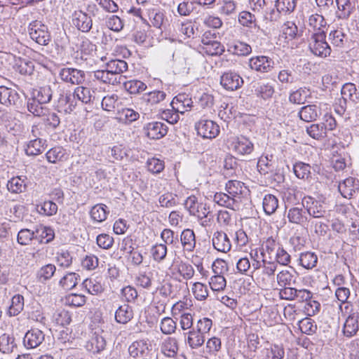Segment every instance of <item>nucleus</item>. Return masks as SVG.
I'll return each mask as SVG.
<instances>
[{"label": "nucleus", "instance_id": "obj_1", "mask_svg": "<svg viewBox=\"0 0 359 359\" xmlns=\"http://www.w3.org/2000/svg\"><path fill=\"white\" fill-rule=\"evenodd\" d=\"M76 98L84 104L90 102L92 98V93L90 88L84 86H78L75 88L72 95H66L64 97L60 99V107L64 104V111L66 114L71 113L76 105L74 99Z\"/></svg>", "mask_w": 359, "mask_h": 359}, {"label": "nucleus", "instance_id": "obj_2", "mask_svg": "<svg viewBox=\"0 0 359 359\" xmlns=\"http://www.w3.org/2000/svg\"><path fill=\"white\" fill-rule=\"evenodd\" d=\"M29 37L41 46H46L51 39L48 27L40 20L32 21L27 27Z\"/></svg>", "mask_w": 359, "mask_h": 359}, {"label": "nucleus", "instance_id": "obj_3", "mask_svg": "<svg viewBox=\"0 0 359 359\" xmlns=\"http://www.w3.org/2000/svg\"><path fill=\"white\" fill-rule=\"evenodd\" d=\"M326 34L311 35L309 48L316 55L325 57L330 55L331 48L325 40Z\"/></svg>", "mask_w": 359, "mask_h": 359}, {"label": "nucleus", "instance_id": "obj_4", "mask_svg": "<svg viewBox=\"0 0 359 359\" xmlns=\"http://www.w3.org/2000/svg\"><path fill=\"white\" fill-rule=\"evenodd\" d=\"M197 135L204 139H213L219 134V126L213 121L200 120L195 123Z\"/></svg>", "mask_w": 359, "mask_h": 359}, {"label": "nucleus", "instance_id": "obj_5", "mask_svg": "<svg viewBox=\"0 0 359 359\" xmlns=\"http://www.w3.org/2000/svg\"><path fill=\"white\" fill-rule=\"evenodd\" d=\"M302 201L303 206H305L309 216L313 218H322L325 215L327 210L323 202L311 196H304Z\"/></svg>", "mask_w": 359, "mask_h": 359}, {"label": "nucleus", "instance_id": "obj_6", "mask_svg": "<svg viewBox=\"0 0 359 359\" xmlns=\"http://www.w3.org/2000/svg\"><path fill=\"white\" fill-rule=\"evenodd\" d=\"M0 103L6 107L15 106L18 107L22 104V99L16 90L0 86Z\"/></svg>", "mask_w": 359, "mask_h": 359}, {"label": "nucleus", "instance_id": "obj_7", "mask_svg": "<svg viewBox=\"0 0 359 359\" xmlns=\"http://www.w3.org/2000/svg\"><path fill=\"white\" fill-rule=\"evenodd\" d=\"M72 23L79 31L87 33L93 26V20L86 13L76 10L72 14Z\"/></svg>", "mask_w": 359, "mask_h": 359}, {"label": "nucleus", "instance_id": "obj_8", "mask_svg": "<svg viewBox=\"0 0 359 359\" xmlns=\"http://www.w3.org/2000/svg\"><path fill=\"white\" fill-rule=\"evenodd\" d=\"M230 147L234 153L240 156L249 155L254 150L253 143L245 136L233 137Z\"/></svg>", "mask_w": 359, "mask_h": 359}, {"label": "nucleus", "instance_id": "obj_9", "mask_svg": "<svg viewBox=\"0 0 359 359\" xmlns=\"http://www.w3.org/2000/svg\"><path fill=\"white\" fill-rule=\"evenodd\" d=\"M59 76L62 81L73 85L82 83L86 79L85 72L75 68H62L60 70Z\"/></svg>", "mask_w": 359, "mask_h": 359}, {"label": "nucleus", "instance_id": "obj_10", "mask_svg": "<svg viewBox=\"0 0 359 359\" xmlns=\"http://www.w3.org/2000/svg\"><path fill=\"white\" fill-rule=\"evenodd\" d=\"M287 217L290 223L304 225L309 222V216L303 201L297 206L291 207L287 210Z\"/></svg>", "mask_w": 359, "mask_h": 359}, {"label": "nucleus", "instance_id": "obj_11", "mask_svg": "<svg viewBox=\"0 0 359 359\" xmlns=\"http://www.w3.org/2000/svg\"><path fill=\"white\" fill-rule=\"evenodd\" d=\"M273 60L265 55L252 57L249 60L250 69L258 72L268 73L273 69Z\"/></svg>", "mask_w": 359, "mask_h": 359}, {"label": "nucleus", "instance_id": "obj_12", "mask_svg": "<svg viewBox=\"0 0 359 359\" xmlns=\"http://www.w3.org/2000/svg\"><path fill=\"white\" fill-rule=\"evenodd\" d=\"M327 23L325 18L320 14H312L308 19V30L311 35L326 34Z\"/></svg>", "mask_w": 359, "mask_h": 359}, {"label": "nucleus", "instance_id": "obj_13", "mask_svg": "<svg viewBox=\"0 0 359 359\" xmlns=\"http://www.w3.org/2000/svg\"><path fill=\"white\" fill-rule=\"evenodd\" d=\"M0 122L8 132L15 134L20 129L19 121L15 118V114L5 109H0Z\"/></svg>", "mask_w": 359, "mask_h": 359}, {"label": "nucleus", "instance_id": "obj_14", "mask_svg": "<svg viewBox=\"0 0 359 359\" xmlns=\"http://www.w3.org/2000/svg\"><path fill=\"white\" fill-rule=\"evenodd\" d=\"M220 83L226 90H235L241 87L243 80L238 74L228 72L221 76Z\"/></svg>", "mask_w": 359, "mask_h": 359}, {"label": "nucleus", "instance_id": "obj_15", "mask_svg": "<svg viewBox=\"0 0 359 359\" xmlns=\"http://www.w3.org/2000/svg\"><path fill=\"white\" fill-rule=\"evenodd\" d=\"M144 130L150 139L159 140L167 134L168 127L163 123L154 121L149 123L144 127Z\"/></svg>", "mask_w": 359, "mask_h": 359}, {"label": "nucleus", "instance_id": "obj_16", "mask_svg": "<svg viewBox=\"0 0 359 359\" xmlns=\"http://www.w3.org/2000/svg\"><path fill=\"white\" fill-rule=\"evenodd\" d=\"M45 335L39 329H32L27 332L24 337V344L27 348L38 347L44 341Z\"/></svg>", "mask_w": 359, "mask_h": 359}, {"label": "nucleus", "instance_id": "obj_17", "mask_svg": "<svg viewBox=\"0 0 359 359\" xmlns=\"http://www.w3.org/2000/svg\"><path fill=\"white\" fill-rule=\"evenodd\" d=\"M338 189L343 197L351 198L359 191L358 181L353 177H348L339 184Z\"/></svg>", "mask_w": 359, "mask_h": 359}, {"label": "nucleus", "instance_id": "obj_18", "mask_svg": "<svg viewBox=\"0 0 359 359\" xmlns=\"http://www.w3.org/2000/svg\"><path fill=\"white\" fill-rule=\"evenodd\" d=\"M213 247L222 252H227L231 248V241L227 235L223 231H216L212 239Z\"/></svg>", "mask_w": 359, "mask_h": 359}, {"label": "nucleus", "instance_id": "obj_19", "mask_svg": "<svg viewBox=\"0 0 359 359\" xmlns=\"http://www.w3.org/2000/svg\"><path fill=\"white\" fill-rule=\"evenodd\" d=\"M359 313L353 312L346 318L343 327V333L347 337L355 335L359 329Z\"/></svg>", "mask_w": 359, "mask_h": 359}, {"label": "nucleus", "instance_id": "obj_20", "mask_svg": "<svg viewBox=\"0 0 359 359\" xmlns=\"http://www.w3.org/2000/svg\"><path fill=\"white\" fill-rule=\"evenodd\" d=\"M180 242L184 252H194L196 244L194 231L191 229H184L180 235Z\"/></svg>", "mask_w": 359, "mask_h": 359}, {"label": "nucleus", "instance_id": "obj_21", "mask_svg": "<svg viewBox=\"0 0 359 359\" xmlns=\"http://www.w3.org/2000/svg\"><path fill=\"white\" fill-rule=\"evenodd\" d=\"M321 114V109L316 104H309L301 108L298 115L305 122L316 121Z\"/></svg>", "mask_w": 359, "mask_h": 359}, {"label": "nucleus", "instance_id": "obj_22", "mask_svg": "<svg viewBox=\"0 0 359 359\" xmlns=\"http://www.w3.org/2000/svg\"><path fill=\"white\" fill-rule=\"evenodd\" d=\"M178 349V341L175 337H166L160 344L161 353L168 358H174L177 355Z\"/></svg>", "mask_w": 359, "mask_h": 359}, {"label": "nucleus", "instance_id": "obj_23", "mask_svg": "<svg viewBox=\"0 0 359 359\" xmlns=\"http://www.w3.org/2000/svg\"><path fill=\"white\" fill-rule=\"evenodd\" d=\"M192 104L191 98L187 94H179L175 96L171 102L172 108L181 114H184V111L190 110Z\"/></svg>", "mask_w": 359, "mask_h": 359}, {"label": "nucleus", "instance_id": "obj_24", "mask_svg": "<svg viewBox=\"0 0 359 359\" xmlns=\"http://www.w3.org/2000/svg\"><path fill=\"white\" fill-rule=\"evenodd\" d=\"M338 11L337 17L339 19H348L355 11V0H335Z\"/></svg>", "mask_w": 359, "mask_h": 359}, {"label": "nucleus", "instance_id": "obj_25", "mask_svg": "<svg viewBox=\"0 0 359 359\" xmlns=\"http://www.w3.org/2000/svg\"><path fill=\"white\" fill-rule=\"evenodd\" d=\"M102 333V332L100 334L97 332L93 333L90 339L87 341L86 345L88 351L93 353H98L105 348L106 341Z\"/></svg>", "mask_w": 359, "mask_h": 359}, {"label": "nucleus", "instance_id": "obj_26", "mask_svg": "<svg viewBox=\"0 0 359 359\" xmlns=\"http://www.w3.org/2000/svg\"><path fill=\"white\" fill-rule=\"evenodd\" d=\"M149 351V344L145 340L135 341L128 348V352L133 358H145Z\"/></svg>", "mask_w": 359, "mask_h": 359}, {"label": "nucleus", "instance_id": "obj_27", "mask_svg": "<svg viewBox=\"0 0 359 359\" xmlns=\"http://www.w3.org/2000/svg\"><path fill=\"white\" fill-rule=\"evenodd\" d=\"M197 217L201 220V224L203 226H206L209 222L213 219V215L210 210V207L206 203H199L198 206L191 214Z\"/></svg>", "mask_w": 359, "mask_h": 359}, {"label": "nucleus", "instance_id": "obj_28", "mask_svg": "<svg viewBox=\"0 0 359 359\" xmlns=\"http://www.w3.org/2000/svg\"><path fill=\"white\" fill-rule=\"evenodd\" d=\"M132 306L127 304L120 306L115 312V320L118 323L126 324L133 318Z\"/></svg>", "mask_w": 359, "mask_h": 359}, {"label": "nucleus", "instance_id": "obj_29", "mask_svg": "<svg viewBox=\"0 0 359 359\" xmlns=\"http://www.w3.org/2000/svg\"><path fill=\"white\" fill-rule=\"evenodd\" d=\"M175 29L177 33L182 36L184 39L194 36V25L189 20L180 21L175 23Z\"/></svg>", "mask_w": 359, "mask_h": 359}, {"label": "nucleus", "instance_id": "obj_30", "mask_svg": "<svg viewBox=\"0 0 359 359\" xmlns=\"http://www.w3.org/2000/svg\"><path fill=\"white\" fill-rule=\"evenodd\" d=\"M93 76L96 80L106 84L116 85L121 83L120 79L116 78L107 67L105 69L93 72Z\"/></svg>", "mask_w": 359, "mask_h": 359}, {"label": "nucleus", "instance_id": "obj_31", "mask_svg": "<svg viewBox=\"0 0 359 359\" xmlns=\"http://www.w3.org/2000/svg\"><path fill=\"white\" fill-rule=\"evenodd\" d=\"M329 40L333 46L342 48L348 43V36L342 29H337L330 32Z\"/></svg>", "mask_w": 359, "mask_h": 359}, {"label": "nucleus", "instance_id": "obj_32", "mask_svg": "<svg viewBox=\"0 0 359 359\" xmlns=\"http://www.w3.org/2000/svg\"><path fill=\"white\" fill-rule=\"evenodd\" d=\"M46 157L49 163H56L60 161H66L68 158V154L62 147H55L46 152Z\"/></svg>", "mask_w": 359, "mask_h": 359}, {"label": "nucleus", "instance_id": "obj_33", "mask_svg": "<svg viewBox=\"0 0 359 359\" xmlns=\"http://www.w3.org/2000/svg\"><path fill=\"white\" fill-rule=\"evenodd\" d=\"M109 213L108 207L103 203H98L92 207L90 215L94 222H102L107 218Z\"/></svg>", "mask_w": 359, "mask_h": 359}, {"label": "nucleus", "instance_id": "obj_34", "mask_svg": "<svg viewBox=\"0 0 359 359\" xmlns=\"http://www.w3.org/2000/svg\"><path fill=\"white\" fill-rule=\"evenodd\" d=\"M26 177L16 176L12 177L7 183L8 190L13 194H20L25 191Z\"/></svg>", "mask_w": 359, "mask_h": 359}, {"label": "nucleus", "instance_id": "obj_35", "mask_svg": "<svg viewBox=\"0 0 359 359\" xmlns=\"http://www.w3.org/2000/svg\"><path fill=\"white\" fill-rule=\"evenodd\" d=\"M299 263L306 269H312L317 265L318 256L316 253L310 251L302 252L299 255Z\"/></svg>", "mask_w": 359, "mask_h": 359}, {"label": "nucleus", "instance_id": "obj_36", "mask_svg": "<svg viewBox=\"0 0 359 359\" xmlns=\"http://www.w3.org/2000/svg\"><path fill=\"white\" fill-rule=\"evenodd\" d=\"M106 67L109 72L114 74L116 78L121 79V76H118L120 74L123 73L128 69V64L123 60H111L106 64Z\"/></svg>", "mask_w": 359, "mask_h": 359}, {"label": "nucleus", "instance_id": "obj_37", "mask_svg": "<svg viewBox=\"0 0 359 359\" xmlns=\"http://www.w3.org/2000/svg\"><path fill=\"white\" fill-rule=\"evenodd\" d=\"M187 334V341L191 349H197L201 347L205 342V335L197 332L195 329L192 328Z\"/></svg>", "mask_w": 359, "mask_h": 359}, {"label": "nucleus", "instance_id": "obj_38", "mask_svg": "<svg viewBox=\"0 0 359 359\" xmlns=\"http://www.w3.org/2000/svg\"><path fill=\"white\" fill-rule=\"evenodd\" d=\"M32 96V99L39 104H46L51 100L52 90L50 86L41 87L34 90Z\"/></svg>", "mask_w": 359, "mask_h": 359}, {"label": "nucleus", "instance_id": "obj_39", "mask_svg": "<svg viewBox=\"0 0 359 359\" xmlns=\"http://www.w3.org/2000/svg\"><path fill=\"white\" fill-rule=\"evenodd\" d=\"M296 5V0H276L275 1L277 11L283 15H287L293 12Z\"/></svg>", "mask_w": 359, "mask_h": 359}, {"label": "nucleus", "instance_id": "obj_40", "mask_svg": "<svg viewBox=\"0 0 359 359\" xmlns=\"http://www.w3.org/2000/svg\"><path fill=\"white\" fill-rule=\"evenodd\" d=\"M281 245H282L272 236L269 237L262 244L261 255L263 258L265 256V253H267L269 256L273 255Z\"/></svg>", "mask_w": 359, "mask_h": 359}, {"label": "nucleus", "instance_id": "obj_41", "mask_svg": "<svg viewBox=\"0 0 359 359\" xmlns=\"http://www.w3.org/2000/svg\"><path fill=\"white\" fill-rule=\"evenodd\" d=\"M43 141L41 138H36L29 142L25 149V153L28 156H36L41 154L44 149Z\"/></svg>", "mask_w": 359, "mask_h": 359}, {"label": "nucleus", "instance_id": "obj_42", "mask_svg": "<svg viewBox=\"0 0 359 359\" xmlns=\"http://www.w3.org/2000/svg\"><path fill=\"white\" fill-rule=\"evenodd\" d=\"M262 205L265 213L270 215L277 210L278 207V201L274 195L267 194L263 199Z\"/></svg>", "mask_w": 359, "mask_h": 359}, {"label": "nucleus", "instance_id": "obj_43", "mask_svg": "<svg viewBox=\"0 0 359 359\" xmlns=\"http://www.w3.org/2000/svg\"><path fill=\"white\" fill-rule=\"evenodd\" d=\"M24 308V297L21 294H15L11 299V304L8 309V314L11 316L18 315Z\"/></svg>", "mask_w": 359, "mask_h": 359}, {"label": "nucleus", "instance_id": "obj_44", "mask_svg": "<svg viewBox=\"0 0 359 359\" xmlns=\"http://www.w3.org/2000/svg\"><path fill=\"white\" fill-rule=\"evenodd\" d=\"M299 328L304 334L311 335L317 330L316 322L310 318H304L298 321Z\"/></svg>", "mask_w": 359, "mask_h": 359}, {"label": "nucleus", "instance_id": "obj_45", "mask_svg": "<svg viewBox=\"0 0 359 359\" xmlns=\"http://www.w3.org/2000/svg\"><path fill=\"white\" fill-rule=\"evenodd\" d=\"M166 93L162 90H154L145 93L142 99L144 102L151 105L156 104L165 100Z\"/></svg>", "mask_w": 359, "mask_h": 359}, {"label": "nucleus", "instance_id": "obj_46", "mask_svg": "<svg viewBox=\"0 0 359 359\" xmlns=\"http://www.w3.org/2000/svg\"><path fill=\"white\" fill-rule=\"evenodd\" d=\"M79 278V276L76 273H68L60 280L59 285L64 290H72L77 285Z\"/></svg>", "mask_w": 359, "mask_h": 359}, {"label": "nucleus", "instance_id": "obj_47", "mask_svg": "<svg viewBox=\"0 0 359 359\" xmlns=\"http://www.w3.org/2000/svg\"><path fill=\"white\" fill-rule=\"evenodd\" d=\"M306 133L312 138L320 140L327 137L321 123H313L306 127Z\"/></svg>", "mask_w": 359, "mask_h": 359}, {"label": "nucleus", "instance_id": "obj_48", "mask_svg": "<svg viewBox=\"0 0 359 359\" xmlns=\"http://www.w3.org/2000/svg\"><path fill=\"white\" fill-rule=\"evenodd\" d=\"M276 279L280 287L290 286L292 283H295L294 274L288 270L280 271L277 274Z\"/></svg>", "mask_w": 359, "mask_h": 359}, {"label": "nucleus", "instance_id": "obj_49", "mask_svg": "<svg viewBox=\"0 0 359 359\" xmlns=\"http://www.w3.org/2000/svg\"><path fill=\"white\" fill-rule=\"evenodd\" d=\"M15 348V339L8 334H4L0 337V351L4 353L13 351Z\"/></svg>", "mask_w": 359, "mask_h": 359}, {"label": "nucleus", "instance_id": "obj_50", "mask_svg": "<svg viewBox=\"0 0 359 359\" xmlns=\"http://www.w3.org/2000/svg\"><path fill=\"white\" fill-rule=\"evenodd\" d=\"M341 94V97L346 100H350L355 102L358 99L356 87L351 83H346L342 86Z\"/></svg>", "mask_w": 359, "mask_h": 359}, {"label": "nucleus", "instance_id": "obj_51", "mask_svg": "<svg viewBox=\"0 0 359 359\" xmlns=\"http://www.w3.org/2000/svg\"><path fill=\"white\" fill-rule=\"evenodd\" d=\"M126 90L130 94H137L147 89V85L140 80H130L124 83Z\"/></svg>", "mask_w": 359, "mask_h": 359}, {"label": "nucleus", "instance_id": "obj_52", "mask_svg": "<svg viewBox=\"0 0 359 359\" xmlns=\"http://www.w3.org/2000/svg\"><path fill=\"white\" fill-rule=\"evenodd\" d=\"M231 51L238 55H247L252 52V48L246 43L236 41L230 46Z\"/></svg>", "mask_w": 359, "mask_h": 359}, {"label": "nucleus", "instance_id": "obj_53", "mask_svg": "<svg viewBox=\"0 0 359 359\" xmlns=\"http://www.w3.org/2000/svg\"><path fill=\"white\" fill-rule=\"evenodd\" d=\"M36 238L37 235L34 231H31L28 229H22L18 233L17 241L21 245H29L33 239Z\"/></svg>", "mask_w": 359, "mask_h": 359}, {"label": "nucleus", "instance_id": "obj_54", "mask_svg": "<svg viewBox=\"0 0 359 359\" xmlns=\"http://www.w3.org/2000/svg\"><path fill=\"white\" fill-rule=\"evenodd\" d=\"M214 201L219 205L234 209L236 200L232 196L224 193H216L214 196Z\"/></svg>", "mask_w": 359, "mask_h": 359}, {"label": "nucleus", "instance_id": "obj_55", "mask_svg": "<svg viewBox=\"0 0 359 359\" xmlns=\"http://www.w3.org/2000/svg\"><path fill=\"white\" fill-rule=\"evenodd\" d=\"M167 251L168 248L165 244L157 243L152 246L151 254L154 261L160 262L166 257Z\"/></svg>", "mask_w": 359, "mask_h": 359}, {"label": "nucleus", "instance_id": "obj_56", "mask_svg": "<svg viewBox=\"0 0 359 359\" xmlns=\"http://www.w3.org/2000/svg\"><path fill=\"white\" fill-rule=\"evenodd\" d=\"M83 285L93 295L100 294L104 290L102 285L95 279H86Z\"/></svg>", "mask_w": 359, "mask_h": 359}, {"label": "nucleus", "instance_id": "obj_57", "mask_svg": "<svg viewBox=\"0 0 359 359\" xmlns=\"http://www.w3.org/2000/svg\"><path fill=\"white\" fill-rule=\"evenodd\" d=\"M160 329L164 334H172L175 332L177 323L172 318L165 317L161 321Z\"/></svg>", "mask_w": 359, "mask_h": 359}, {"label": "nucleus", "instance_id": "obj_58", "mask_svg": "<svg viewBox=\"0 0 359 359\" xmlns=\"http://www.w3.org/2000/svg\"><path fill=\"white\" fill-rule=\"evenodd\" d=\"M16 70L22 75H32L34 71V62L28 60H20L16 64Z\"/></svg>", "mask_w": 359, "mask_h": 359}, {"label": "nucleus", "instance_id": "obj_59", "mask_svg": "<svg viewBox=\"0 0 359 359\" xmlns=\"http://www.w3.org/2000/svg\"><path fill=\"white\" fill-rule=\"evenodd\" d=\"M243 183L238 180H229L226 184V190L233 198L242 194Z\"/></svg>", "mask_w": 359, "mask_h": 359}, {"label": "nucleus", "instance_id": "obj_60", "mask_svg": "<svg viewBox=\"0 0 359 359\" xmlns=\"http://www.w3.org/2000/svg\"><path fill=\"white\" fill-rule=\"evenodd\" d=\"M38 212L46 216H53L57 212V205L52 201H44L42 204L37 205Z\"/></svg>", "mask_w": 359, "mask_h": 359}, {"label": "nucleus", "instance_id": "obj_61", "mask_svg": "<svg viewBox=\"0 0 359 359\" xmlns=\"http://www.w3.org/2000/svg\"><path fill=\"white\" fill-rule=\"evenodd\" d=\"M209 285L213 291L219 292L222 291L225 288L226 281L223 275L214 273V275L210 278Z\"/></svg>", "mask_w": 359, "mask_h": 359}, {"label": "nucleus", "instance_id": "obj_62", "mask_svg": "<svg viewBox=\"0 0 359 359\" xmlns=\"http://www.w3.org/2000/svg\"><path fill=\"white\" fill-rule=\"evenodd\" d=\"M255 95L264 100L272 97L274 94V88L269 83L261 84L255 90Z\"/></svg>", "mask_w": 359, "mask_h": 359}, {"label": "nucleus", "instance_id": "obj_63", "mask_svg": "<svg viewBox=\"0 0 359 359\" xmlns=\"http://www.w3.org/2000/svg\"><path fill=\"white\" fill-rule=\"evenodd\" d=\"M293 170L295 175L299 179H307L311 174V166L302 162L296 163Z\"/></svg>", "mask_w": 359, "mask_h": 359}, {"label": "nucleus", "instance_id": "obj_64", "mask_svg": "<svg viewBox=\"0 0 359 359\" xmlns=\"http://www.w3.org/2000/svg\"><path fill=\"white\" fill-rule=\"evenodd\" d=\"M177 272L184 280H190L194 276V267L187 262H181L177 265Z\"/></svg>", "mask_w": 359, "mask_h": 359}]
</instances>
